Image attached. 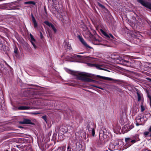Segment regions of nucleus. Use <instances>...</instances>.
I'll use <instances>...</instances> for the list:
<instances>
[{
	"label": "nucleus",
	"mask_w": 151,
	"mask_h": 151,
	"mask_svg": "<svg viewBox=\"0 0 151 151\" xmlns=\"http://www.w3.org/2000/svg\"><path fill=\"white\" fill-rule=\"evenodd\" d=\"M67 72L72 75L76 76L79 80L85 81L93 82L96 84H100V82L99 81L94 80L87 77L93 78V75L88 73L74 71L69 69L67 70Z\"/></svg>",
	"instance_id": "obj_1"
},
{
	"label": "nucleus",
	"mask_w": 151,
	"mask_h": 151,
	"mask_svg": "<svg viewBox=\"0 0 151 151\" xmlns=\"http://www.w3.org/2000/svg\"><path fill=\"white\" fill-rule=\"evenodd\" d=\"M139 140V135L138 134H136L129 138H125L126 143L125 145L127 147H129L133 144Z\"/></svg>",
	"instance_id": "obj_2"
},
{
	"label": "nucleus",
	"mask_w": 151,
	"mask_h": 151,
	"mask_svg": "<svg viewBox=\"0 0 151 151\" xmlns=\"http://www.w3.org/2000/svg\"><path fill=\"white\" fill-rule=\"evenodd\" d=\"M136 124L137 126L143 125L145 122L143 116L142 114L138 115L136 117Z\"/></svg>",
	"instance_id": "obj_3"
},
{
	"label": "nucleus",
	"mask_w": 151,
	"mask_h": 151,
	"mask_svg": "<svg viewBox=\"0 0 151 151\" xmlns=\"http://www.w3.org/2000/svg\"><path fill=\"white\" fill-rule=\"evenodd\" d=\"M116 58V62L118 64H123L127 66H129L130 65L129 62L125 60L121 57H119Z\"/></svg>",
	"instance_id": "obj_4"
},
{
	"label": "nucleus",
	"mask_w": 151,
	"mask_h": 151,
	"mask_svg": "<svg viewBox=\"0 0 151 151\" xmlns=\"http://www.w3.org/2000/svg\"><path fill=\"white\" fill-rule=\"evenodd\" d=\"M84 32L83 34V36L86 38H88L91 37L92 35L90 31L88 30L87 27L84 26L83 29Z\"/></svg>",
	"instance_id": "obj_5"
},
{
	"label": "nucleus",
	"mask_w": 151,
	"mask_h": 151,
	"mask_svg": "<svg viewBox=\"0 0 151 151\" xmlns=\"http://www.w3.org/2000/svg\"><path fill=\"white\" fill-rule=\"evenodd\" d=\"M143 6L151 9V4L145 2L144 0H137Z\"/></svg>",
	"instance_id": "obj_6"
},
{
	"label": "nucleus",
	"mask_w": 151,
	"mask_h": 151,
	"mask_svg": "<svg viewBox=\"0 0 151 151\" xmlns=\"http://www.w3.org/2000/svg\"><path fill=\"white\" fill-rule=\"evenodd\" d=\"M78 37L80 41L85 47L86 48H92V47L87 44L83 38L80 36H78Z\"/></svg>",
	"instance_id": "obj_7"
},
{
	"label": "nucleus",
	"mask_w": 151,
	"mask_h": 151,
	"mask_svg": "<svg viewBox=\"0 0 151 151\" xmlns=\"http://www.w3.org/2000/svg\"><path fill=\"white\" fill-rule=\"evenodd\" d=\"M93 127V125L91 124H88L87 127L89 131H91L92 135L94 136L95 134V129Z\"/></svg>",
	"instance_id": "obj_8"
},
{
	"label": "nucleus",
	"mask_w": 151,
	"mask_h": 151,
	"mask_svg": "<svg viewBox=\"0 0 151 151\" xmlns=\"http://www.w3.org/2000/svg\"><path fill=\"white\" fill-rule=\"evenodd\" d=\"M132 37H134V38L137 39L139 42L140 41V38L142 37L139 32H134L132 35Z\"/></svg>",
	"instance_id": "obj_9"
},
{
	"label": "nucleus",
	"mask_w": 151,
	"mask_h": 151,
	"mask_svg": "<svg viewBox=\"0 0 151 151\" xmlns=\"http://www.w3.org/2000/svg\"><path fill=\"white\" fill-rule=\"evenodd\" d=\"M44 23L48 26L51 27L55 33L57 31L54 25L51 23L47 21H45L44 22Z\"/></svg>",
	"instance_id": "obj_10"
},
{
	"label": "nucleus",
	"mask_w": 151,
	"mask_h": 151,
	"mask_svg": "<svg viewBox=\"0 0 151 151\" xmlns=\"http://www.w3.org/2000/svg\"><path fill=\"white\" fill-rule=\"evenodd\" d=\"M100 32L103 35L107 38H108L110 37L112 38H114V37L112 34H110L109 35H108L105 32H104L103 29H101Z\"/></svg>",
	"instance_id": "obj_11"
},
{
	"label": "nucleus",
	"mask_w": 151,
	"mask_h": 151,
	"mask_svg": "<svg viewBox=\"0 0 151 151\" xmlns=\"http://www.w3.org/2000/svg\"><path fill=\"white\" fill-rule=\"evenodd\" d=\"M113 144L114 145L115 147L117 148L118 147L121 146V145L123 144V143L121 140H117L115 141Z\"/></svg>",
	"instance_id": "obj_12"
},
{
	"label": "nucleus",
	"mask_w": 151,
	"mask_h": 151,
	"mask_svg": "<svg viewBox=\"0 0 151 151\" xmlns=\"http://www.w3.org/2000/svg\"><path fill=\"white\" fill-rule=\"evenodd\" d=\"M105 65L103 63L96 64V68L99 70H105V69L103 68L105 67Z\"/></svg>",
	"instance_id": "obj_13"
},
{
	"label": "nucleus",
	"mask_w": 151,
	"mask_h": 151,
	"mask_svg": "<svg viewBox=\"0 0 151 151\" xmlns=\"http://www.w3.org/2000/svg\"><path fill=\"white\" fill-rule=\"evenodd\" d=\"M106 133L105 129H102L100 131L99 136L100 137H102L104 138L105 137H106Z\"/></svg>",
	"instance_id": "obj_14"
},
{
	"label": "nucleus",
	"mask_w": 151,
	"mask_h": 151,
	"mask_svg": "<svg viewBox=\"0 0 151 151\" xmlns=\"http://www.w3.org/2000/svg\"><path fill=\"white\" fill-rule=\"evenodd\" d=\"M22 124H33L34 123L31 122V121L29 119H24L22 122H21Z\"/></svg>",
	"instance_id": "obj_15"
},
{
	"label": "nucleus",
	"mask_w": 151,
	"mask_h": 151,
	"mask_svg": "<svg viewBox=\"0 0 151 151\" xmlns=\"http://www.w3.org/2000/svg\"><path fill=\"white\" fill-rule=\"evenodd\" d=\"M32 20L34 24V28L35 29L37 28V23L36 22L35 19L32 15Z\"/></svg>",
	"instance_id": "obj_16"
},
{
	"label": "nucleus",
	"mask_w": 151,
	"mask_h": 151,
	"mask_svg": "<svg viewBox=\"0 0 151 151\" xmlns=\"http://www.w3.org/2000/svg\"><path fill=\"white\" fill-rule=\"evenodd\" d=\"M30 109V107L29 106H19L18 108V109L19 110H24L29 109Z\"/></svg>",
	"instance_id": "obj_17"
},
{
	"label": "nucleus",
	"mask_w": 151,
	"mask_h": 151,
	"mask_svg": "<svg viewBox=\"0 0 151 151\" xmlns=\"http://www.w3.org/2000/svg\"><path fill=\"white\" fill-rule=\"evenodd\" d=\"M96 76H97L99 78H101L103 79L104 80H108V81H111L112 79V78H110L101 76H100L98 75H96Z\"/></svg>",
	"instance_id": "obj_18"
},
{
	"label": "nucleus",
	"mask_w": 151,
	"mask_h": 151,
	"mask_svg": "<svg viewBox=\"0 0 151 151\" xmlns=\"http://www.w3.org/2000/svg\"><path fill=\"white\" fill-rule=\"evenodd\" d=\"M109 149L111 150H114L117 149V148L115 147L113 144L111 143L109 145Z\"/></svg>",
	"instance_id": "obj_19"
},
{
	"label": "nucleus",
	"mask_w": 151,
	"mask_h": 151,
	"mask_svg": "<svg viewBox=\"0 0 151 151\" xmlns=\"http://www.w3.org/2000/svg\"><path fill=\"white\" fill-rule=\"evenodd\" d=\"M4 39L0 37V49L1 50H3V42Z\"/></svg>",
	"instance_id": "obj_20"
},
{
	"label": "nucleus",
	"mask_w": 151,
	"mask_h": 151,
	"mask_svg": "<svg viewBox=\"0 0 151 151\" xmlns=\"http://www.w3.org/2000/svg\"><path fill=\"white\" fill-rule=\"evenodd\" d=\"M65 47L69 50L72 49L71 45L68 42H66L65 46Z\"/></svg>",
	"instance_id": "obj_21"
},
{
	"label": "nucleus",
	"mask_w": 151,
	"mask_h": 151,
	"mask_svg": "<svg viewBox=\"0 0 151 151\" xmlns=\"http://www.w3.org/2000/svg\"><path fill=\"white\" fill-rule=\"evenodd\" d=\"M144 134L146 137H151V135H150V133L149 132H144Z\"/></svg>",
	"instance_id": "obj_22"
},
{
	"label": "nucleus",
	"mask_w": 151,
	"mask_h": 151,
	"mask_svg": "<svg viewBox=\"0 0 151 151\" xmlns=\"http://www.w3.org/2000/svg\"><path fill=\"white\" fill-rule=\"evenodd\" d=\"M25 4H32L34 5H35V2L34 1H28L24 3Z\"/></svg>",
	"instance_id": "obj_23"
},
{
	"label": "nucleus",
	"mask_w": 151,
	"mask_h": 151,
	"mask_svg": "<svg viewBox=\"0 0 151 151\" xmlns=\"http://www.w3.org/2000/svg\"><path fill=\"white\" fill-rule=\"evenodd\" d=\"M140 107H141V111L142 112L145 109V107L144 106H143V104H141L140 106Z\"/></svg>",
	"instance_id": "obj_24"
},
{
	"label": "nucleus",
	"mask_w": 151,
	"mask_h": 151,
	"mask_svg": "<svg viewBox=\"0 0 151 151\" xmlns=\"http://www.w3.org/2000/svg\"><path fill=\"white\" fill-rule=\"evenodd\" d=\"M124 122V119L122 117L120 118V122L123 124Z\"/></svg>",
	"instance_id": "obj_25"
},
{
	"label": "nucleus",
	"mask_w": 151,
	"mask_h": 151,
	"mask_svg": "<svg viewBox=\"0 0 151 151\" xmlns=\"http://www.w3.org/2000/svg\"><path fill=\"white\" fill-rule=\"evenodd\" d=\"M132 128H131L130 129H129L128 128H127V129H126L125 128H123V131H124V132H127L130 129H132Z\"/></svg>",
	"instance_id": "obj_26"
},
{
	"label": "nucleus",
	"mask_w": 151,
	"mask_h": 151,
	"mask_svg": "<svg viewBox=\"0 0 151 151\" xmlns=\"http://www.w3.org/2000/svg\"><path fill=\"white\" fill-rule=\"evenodd\" d=\"M88 66H91V67H96V64H92L90 63H88Z\"/></svg>",
	"instance_id": "obj_27"
},
{
	"label": "nucleus",
	"mask_w": 151,
	"mask_h": 151,
	"mask_svg": "<svg viewBox=\"0 0 151 151\" xmlns=\"http://www.w3.org/2000/svg\"><path fill=\"white\" fill-rule=\"evenodd\" d=\"M137 95L138 96V101H140L141 99V96L139 93H137Z\"/></svg>",
	"instance_id": "obj_28"
},
{
	"label": "nucleus",
	"mask_w": 151,
	"mask_h": 151,
	"mask_svg": "<svg viewBox=\"0 0 151 151\" xmlns=\"http://www.w3.org/2000/svg\"><path fill=\"white\" fill-rule=\"evenodd\" d=\"M30 37L31 38V41H34V42L35 41V39L34 38L33 36L31 34H30Z\"/></svg>",
	"instance_id": "obj_29"
},
{
	"label": "nucleus",
	"mask_w": 151,
	"mask_h": 151,
	"mask_svg": "<svg viewBox=\"0 0 151 151\" xmlns=\"http://www.w3.org/2000/svg\"><path fill=\"white\" fill-rule=\"evenodd\" d=\"M31 43H32V45H33L34 48L35 49L36 47V46L34 43L35 42H34V41H31Z\"/></svg>",
	"instance_id": "obj_30"
},
{
	"label": "nucleus",
	"mask_w": 151,
	"mask_h": 151,
	"mask_svg": "<svg viewBox=\"0 0 151 151\" xmlns=\"http://www.w3.org/2000/svg\"><path fill=\"white\" fill-rule=\"evenodd\" d=\"M4 103V101L0 99V105H2V104H3Z\"/></svg>",
	"instance_id": "obj_31"
},
{
	"label": "nucleus",
	"mask_w": 151,
	"mask_h": 151,
	"mask_svg": "<svg viewBox=\"0 0 151 151\" xmlns=\"http://www.w3.org/2000/svg\"><path fill=\"white\" fill-rule=\"evenodd\" d=\"M93 87H94L98 88H99V89H101V90H103L104 89L103 88H101V87H99V86H97L96 85H93Z\"/></svg>",
	"instance_id": "obj_32"
},
{
	"label": "nucleus",
	"mask_w": 151,
	"mask_h": 151,
	"mask_svg": "<svg viewBox=\"0 0 151 151\" xmlns=\"http://www.w3.org/2000/svg\"><path fill=\"white\" fill-rule=\"evenodd\" d=\"M148 97L149 98V99L150 101V105L151 107V97L150 96H148Z\"/></svg>",
	"instance_id": "obj_33"
},
{
	"label": "nucleus",
	"mask_w": 151,
	"mask_h": 151,
	"mask_svg": "<svg viewBox=\"0 0 151 151\" xmlns=\"http://www.w3.org/2000/svg\"><path fill=\"white\" fill-rule=\"evenodd\" d=\"M40 36L41 38H42L43 37V35L42 33L41 32H40Z\"/></svg>",
	"instance_id": "obj_34"
},
{
	"label": "nucleus",
	"mask_w": 151,
	"mask_h": 151,
	"mask_svg": "<svg viewBox=\"0 0 151 151\" xmlns=\"http://www.w3.org/2000/svg\"><path fill=\"white\" fill-rule=\"evenodd\" d=\"M148 130L149 131V132L150 133V135H151V127H150L149 129Z\"/></svg>",
	"instance_id": "obj_35"
},
{
	"label": "nucleus",
	"mask_w": 151,
	"mask_h": 151,
	"mask_svg": "<svg viewBox=\"0 0 151 151\" xmlns=\"http://www.w3.org/2000/svg\"><path fill=\"white\" fill-rule=\"evenodd\" d=\"M12 151H19L18 150H17L16 149L14 148L12 150Z\"/></svg>",
	"instance_id": "obj_36"
},
{
	"label": "nucleus",
	"mask_w": 151,
	"mask_h": 151,
	"mask_svg": "<svg viewBox=\"0 0 151 151\" xmlns=\"http://www.w3.org/2000/svg\"><path fill=\"white\" fill-rule=\"evenodd\" d=\"M42 118L45 120V121H46V116H42Z\"/></svg>",
	"instance_id": "obj_37"
},
{
	"label": "nucleus",
	"mask_w": 151,
	"mask_h": 151,
	"mask_svg": "<svg viewBox=\"0 0 151 151\" xmlns=\"http://www.w3.org/2000/svg\"><path fill=\"white\" fill-rule=\"evenodd\" d=\"M14 53H17V49L15 50H14Z\"/></svg>",
	"instance_id": "obj_38"
},
{
	"label": "nucleus",
	"mask_w": 151,
	"mask_h": 151,
	"mask_svg": "<svg viewBox=\"0 0 151 151\" xmlns=\"http://www.w3.org/2000/svg\"><path fill=\"white\" fill-rule=\"evenodd\" d=\"M71 150L69 146H68L67 148V150Z\"/></svg>",
	"instance_id": "obj_39"
},
{
	"label": "nucleus",
	"mask_w": 151,
	"mask_h": 151,
	"mask_svg": "<svg viewBox=\"0 0 151 151\" xmlns=\"http://www.w3.org/2000/svg\"><path fill=\"white\" fill-rule=\"evenodd\" d=\"M76 56H77V57L79 58H80L81 57V56H80V55H76Z\"/></svg>",
	"instance_id": "obj_40"
},
{
	"label": "nucleus",
	"mask_w": 151,
	"mask_h": 151,
	"mask_svg": "<svg viewBox=\"0 0 151 151\" xmlns=\"http://www.w3.org/2000/svg\"><path fill=\"white\" fill-rule=\"evenodd\" d=\"M142 151H147V149L143 150Z\"/></svg>",
	"instance_id": "obj_41"
},
{
	"label": "nucleus",
	"mask_w": 151,
	"mask_h": 151,
	"mask_svg": "<svg viewBox=\"0 0 151 151\" xmlns=\"http://www.w3.org/2000/svg\"><path fill=\"white\" fill-rule=\"evenodd\" d=\"M101 6L102 8H104V6H103V5H101Z\"/></svg>",
	"instance_id": "obj_42"
},
{
	"label": "nucleus",
	"mask_w": 151,
	"mask_h": 151,
	"mask_svg": "<svg viewBox=\"0 0 151 151\" xmlns=\"http://www.w3.org/2000/svg\"><path fill=\"white\" fill-rule=\"evenodd\" d=\"M95 41H98V40H97V39H95Z\"/></svg>",
	"instance_id": "obj_43"
},
{
	"label": "nucleus",
	"mask_w": 151,
	"mask_h": 151,
	"mask_svg": "<svg viewBox=\"0 0 151 151\" xmlns=\"http://www.w3.org/2000/svg\"><path fill=\"white\" fill-rule=\"evenodd\" d=\"M67 151H71V150H67Z\"/></svg>",
	"instance_id": "obj_44"
},
{
	"label": "nucleus",
	"mask_w": 151,
	"mask_h": 151,
	"mask_svg": "<svg viewBox=\"0 0 151 151\" xmlns=\"http://www.w3.org/2000/svg\"><path fill=\"white\" fill-rule=\"evenodd\" d=\"M147 151H151V150H147Z\"/></svg>",
	"instance_id": "obj_45"
},
{
	"label": "nucleus",
	"mask_w": 151,
	"mask_h": 151,
	"mask_svg": "<svg viewBox=\"0 0 151 151\" xmlns=\"http://www.w3.org/2000/svg\"><path fill=\"white\" fill-rule=\"evenodd\" d=\"M5 151H8V150H6Z\"/></svg>",
	"instance_id": "obj_46"
},
{
	"label": "nucleus",
	"mask_w": 151,
	"mask_h": 151,
	"mask_svg": "<svg viewBox=\"0 0 151 151\" xmlns=\"http://www.w3.org/2000/svg\"><path fill=\"white\" fill-rule=\"evenodd\" d=\"M150 79V81L151 82V79Z\"/></svg>",
	"instance_id": "obj_47"
},
{
	"label": "nucleus",
	"mask_w": 151,
	"mask_h": 151,
	"mask_svg": "<svg viewBox=\"0 0 151 151\" xmlns=\"http://www.w3.org/2000/svg\"><path fill=\"white\" fill-rule=\"evenodd\" d=\"M67 131H68V130H67V129H66V131H65V132H67Z\"/></svg>",
	"instance_id": "obj_48"
},
{
	"label": "nucleus",
	"mask_w": 151,
	"mask_h": 151,
	"mask_svg": "<svg viewBox=\"0 0 151 151\" xmlns=\"http://www.w3.org/2000/svg\"><path fill=\"white\" fill-rule=\"evenodd\" d=\"M59 150V148H58V150Z\"/></svg>",
	"instance_id": "obj_49"
},
{
	"label": "nucleus",
	"mask_w": 151,
	"mask_h": 151,
	"mask_svg": "<svg viewBox=\"0 0 151 151\" xmlns=\"http://www.w3.org/2000/svg\"><path fill=\"white\" fill-rule=\"evenodd\" d=\"M45 13H46V14L47 13L46 12V11H45Z\"/></svg>",
	"instance_id": "obj_50"
}]
</instances>
